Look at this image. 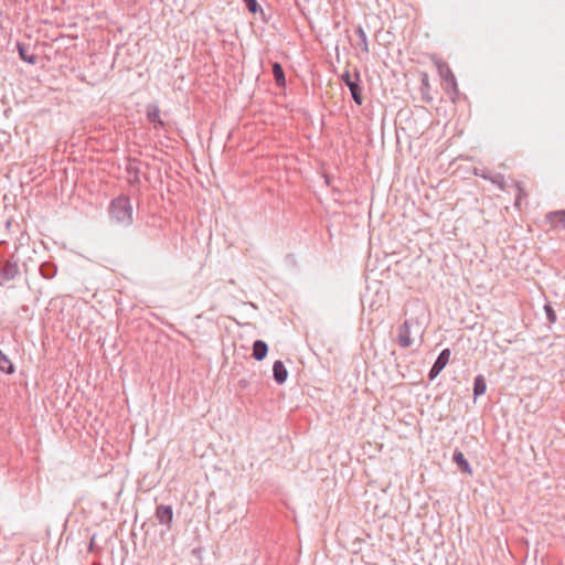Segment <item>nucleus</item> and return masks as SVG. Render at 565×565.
<instances>
[{"label": "nucleus", "mask_w": 565, "mask_h": 565, "mask_svg": "<svg viewBox=\"0 0 565 565\" xmlns=\"http://www.w3.org/2000/svg\"><path fill=\"white\" fill-rule=\"evenodd\" d=\"M273 75H274L275 82L278 86L286 85L285 73H284L281 65L278 62H275L273 64Z\"/></svg>", "instance_id": "nucleus-18"}, {"label": "nucleus", "mask_w": 565, "mask_h": 565, "mask_svg": "<svg viewBox=\"0 0 565 565\" xmlns=\"http://www.w3.org/2000/svg\"><path fill=\"white\" fill-rule=\"evenodd\" d=\"M487 391V383L483 375H477L473 382V397L483 395Z\"/></svg>", "instance_id": "nucleus-16"}, {"label": "nucleus", "mask_w": 565, "mask_h": 565, "mask_svg": "<svg viewBox=\"0 0 565 565\" xmlns=\"http://www.w3.org/2000/svg\"><path fill=\"white\" fill-rule=\"evenodd\" d=\"M247 7V9L253 12V13H256L257 10H258V4L256 2V0H243Z\"/></svg>", "instance_id": "nucleus-22"}, {"label": "nucleus", "mask_w": 565, "mask_h": 565, "mask_svg": "<svg viewBox=\"0 0 565 565\" xmlns=\"http://www.w3.org/2000/svg\"><path fill=\"white\" fill-rule=\"evenodd\" d=\"M513 188H514V190H515V201H514V206H515L516 209H520L522 201H523V200H526V198H527V192L525 191V189H524V186H523L522 182H520V181H515V182L513 183Z\"/></svg>", "instance_id": "nucleus-15"}, {"label": "nucleus", "mask_w": 565, "mask_h": 565, "mask_svg": "<svg viewBox=\"0 0 565 565\" xmlns=\"http://www.w3.org/2000/svg\"><path fill=\"white\" fill-rule=\"evenodd\" d=\"M56 266L53 263H43L40 266V273L46 279L53 278L56 275Z\"/></svg>", "instance_id": "nucleus-19"}, {"label": "nucleus", "mask_w": 565, "mask_h": 565, "mask_svg": "<svg viewBox=\"0 0 565 565\" xmlns=\"http://www.w3.org/2000/svg\"><path fill=\"white\" fill-rule=\"evenodd\" d=\"M14 365L9 358L0 350V371L6 374L14 373Z\"/></svg>", "instance_id": "nucleus-17"}, {"label": "nucleus", "mask_w": 565, "mask_h": 565, "mask_svg": "<svg viewBox=\"0 0 565 565\" xmlns=\"http://www.w3.org/2000/svg\"><path fill=\"white\" fill-rule=\"evenodd\" d=\"M156 518L160 524L170 527L173 519L172 507L164 504L158 505L156 509Z\"/></svg>", "instance_id": "nucleus-7"}, {"label": "nucleus", "mask_w": 565, "mask_h": 565, "mask_svg": "<svg viewBox=\"0 0 565 565\" xmlns=\"http://www.w3.org/2000/svg\"><path fill=\"white\" fill-rule=\"evenodd\" d=\"M433 61L439 76L446 83L447 87L451 88L454 92H457V79L448 63L437 57H435Z\"/></svg>", "instance_id": "nucleus-3"}, {"label": "nucleus", "mask_w": 565, "mask_h": 565, "mask_svg": "<svg viewBox=\"0 0 565 565\" xmlns=\"http://www.w3.org/2000/svg\"><path fill=\"white\" fill-rule=\"evenodd\" d=\"M396 342L402 349H408L413 345L414 339L411 335V322L408 320H405L398 327Z\"/></svg>", "instance_id": "nucleus-4"}, {"label": "nucleus", "mask_w": 565, "mask_h": 565, "mask_svg": "<svg viewBox=\"0 0 565 565\" xmlns=\"http://www.w3.org/2000/svg\"><path fill=\"white\" fill-rule=\"evenodd\" d=\"M489 181L495 184L502 191H504L507 188L504 175L501 173L493 174V178H489Z\"/></svg>", "instance_id": "nucleus-20"}, {"label": "nucleus", "mask_w": 565, "mask_h": 565, "mask_svg": "<svg viewBox=\"0 0 565 565\" xmlns=\"http://www.w3.org/2000/svg\"><path fill=\"white\" fill-rule=\"evenodd\" d=\"M274 379L278 384H282L286 382L288 376V371L285 364L281 361H275L273 365Z\"/></svg>", "instance_id": "nucleus-11"}, {"label": "nucleus", "mask_w": 565, "mask_h": 565, "mask_svg": "<svg viewBox=\"0 0 565 565\" xmlns=\"http://www.w3.org/2000/svg\"><path fill=\"white\" fill-rule=\"evenodd\" d=\"M19 275V266L11 260L0 262V278L2 280L14 279Z\"/></svg>", "instance_id": "nucleus-6"}, {"label": "nucleus", "mask_w": 565, "mask_h": 565, "mask_svg": "<svg viewBox=\"0 0 565 565\" xmlns=\"http://www.w3.org/2000/svg\"><path fill=\"white\" fill-rule=\"evenodd\" d=\"M355 34L358 35L359 38V41H358V46L360 47V50L365 54L367 55L370 53V47H369V40H367V35L364 31V29L361 26V25H358L354 30Z\"/></svg>", "instance_id": "nucleus-12"}, {"label": "nucleus", "mask_w": 565, "mask_h": 565, "mask_svg": "<svg viewBox=\"0 0 565 565\" xmlns=\"http://www.w3.org/2000/svg\"><path fill=\"white\" fill-rule=\"evenodd\" d=\"M452 460L460 468V470H462L469 475L472 473L471 467H470L468 460L465 458L462 451H460L458 449L455 450V452L452 455Z\"/></svg>", "instance_id": "nucleus-13"}, {"label": "nucleus", "mask_w": 565, "mask_h": 565, "mask_svg": "<svg viewBox=\"0 0 565 565\" xmlns=\"http://www.w3.org/2000/svg\"><path fill=\"white\" fill-rule=\"evenodd\" d=\"M545 218L551 228L562 226L565 230V210L550 212L546 214Z\"/></svg>", "instance_id": "nucleus-9"}, {"label": "nucleus", "mask_w": 565, "mask_h": 565, "mask_svg": "<svg viewBox=\"0 0 565 565\" xmlns=\"http://www.w3.org/2000/svg\"><path fill=\"white\" fill-rule=\"evenodd\" d=\"M268 352L267 344L262 340H256L253 344V358L257 361H262L265 359Z\"/></svg>", "instance_id": "nucleus-14"}, {"label": "nucleus", "mask_w": 565, "mask_h": 565, "mask_svg": "<svg viewBox=\"0 0 565 565\" xmlns=\"http://www.w3.org/2000/svg\"><path fill=\"white\" fill-rule=\"evenodd\" d=\"M93 565H102L100 563H94Z\"/></svg>", "instance_id": "nucleus-26"}, {"label": "nucleus", "mask_w": 565, "mask_h": 565, "mask_svg": "<svg viewBox=\"0 0 565 565\" xmlns=\"http://www.w3.org/2000/svg\"><path fill=\"white\" fill-rule=\"evenodd\" d=\"M544 310H545L546 319H547L548 323H551V324L555 323L557 320V316H556L555 310L552 308V306L550 303H546L544 306Z\"/></svg>", "instance_id": "nucleus-21"}, {"label": "nucleus", "mask_w": 565, "mask_h": 565, "mask_svg": "<svg viewBox=\"0 0 565 565\" xmlns=\"http://www.w3.org/2000/svg\"><path fill=\"white\" fill-rule=\"evenodd\" d=\"M450 355H451V352L449 349H444L439 353L438 358L436 359L435 363L433 364V366L429 371V374H428L429 380H434L444 370V367L449 362Z\"/></svg>", "instance_id": "nucleus-5"}, {"label": "nucleus", "mask_w": 565, "mask_h": 565, "mask_svg": "<svg viewBox=\"0 0 565 565\" xmlns=\"http://www.w3.org/2000/svg\"><path fill=\"white\" fill-rule=\"evenodd\" d=\"M428 89L429 88V79L428 75L426 73L422 74V89Z\"/></svg>", "instance_id": "nucleus-23"}, {"label": "nucleus", "mask_w": 565, "mask_h": 565, "mask_svg": "<svg viewBox=\"0 0 565 565\" xmlns=\"http://www.w3.org/2000/svg\"><path fill=\"white\" fill-rule=\"evenodd\" d=\"M342 82L349 87L351 92V96L356 105H362L363 97H362V87L360 86V72L358 70L354 71V74L352 75L349 71H345L341 75Z\"/></svg>", "instance_id": "nucleus-2"}, {"label": "nucleus", "mask_w": 565, "mask_h": 565, "mask_svg": "<svg viewBox=\"0 0 565 565\" xmlns=\"http://www.w3.org/2000/svg\"><path fill=\"white\" fill-rule=\"evenodd\" d=\"M110 221L118 226H129L132 223V206L128 196L114 199L108 207Z\"/></svg>", "instance_id": "nucleus-1"}, {"label": "nucleus", "mask_w": 565, "mask_h": 565, "mask_svg": "<svg viewBox=\"0 0 565 565\" xmlns=\"http://www.w3.org/2000/svg\"><path fill=\"white\" fill-rule=\"evenodd\" d=\"M89 551H90V552H94V551H95V537H92V540H90Z\"/></svg>", "instance_id": "nucleus-24"}, {"label": "nucleus", "mask_w": 565, "mask_h": 565, "mask_svg": "<svg viewBox=\"0 0 565 565\" xmlns=\"http://www.w3.org/2000/svg\"><path fill=\"white\" fill-rule=\"evenodd\" d=\"M480 177H481V178H483V179H486V180H489V178H493V175H492V174H490V173H486V172L481 173V174H480Z\"/></svg>", "instance_id": "nucleus-25"}, {"label": "nucleus", "mask_w": 565, "mask_h": 565, "mask_svg": "<svg viewBox=\"0 0 565 565\" xmlns=\"http://www.w3.org/2000/svg\"><path fill=\"white\" fill-rule=\"evenodd\" d=\"M17 47H18L19 56L22 61H24L29 64H32V65H34L38 62V56L35 54H33L32 52H30V47L28 45L19 42L17 44Z\"/></svg>", "instance_id": "nucleus-10"}, {"label": "nucleus", "mask_w": 565, "mask_h": 565, "mask_svg": "<svg viewBox=\"0 0 565 565\" xmlns=\"http://www.w3.org/2000/svg\"><path fill=\"white\" fill-rule=\"evenodd\" d=\"M147 119L153 126L154 129L163 128L164 122L160 118V109L157 105L150 104L146 109Z\"/></svg>", "instance_id": "nucleus-8"}]
</instances>
